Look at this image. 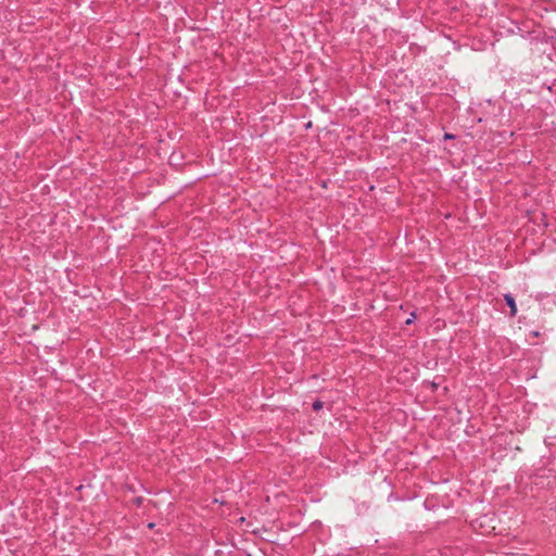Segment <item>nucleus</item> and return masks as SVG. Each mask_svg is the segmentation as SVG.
Returning a JSON list of instances; mask_svg holds the SVG:
<instances>
[{"label":"nucleus","mask_w":556,"mask_h":556,"mask_svg":"<svg viewBox=\"0 0 556 556\" xmlns=\"http://www.w3.org/2000/svg\"><path fill=\"white\" fill-rule=\"evenodd\" d=\"M504 300L507 304V306L509 307L510 312H509V315L511 317H515L516 314H517V305H516V301H515V298L510 294V293H506L504 295Z\"/></svg>","instance_id":"obj_1"},{"label":"nucleus","mask_w":556,"mask_h":556,"mask_svg":"<svg viewBox=\"0 0 556 556\" xmlns=\"http://www.w3.org/2000/svg\"><path fill=\"white\" fill-rule=\"evenodd\" d=\"M154 527V523H149V528H153Z\"/></svg>","instance_id":"obj_7"},{"label":"nucleus","mask_w":556,"mask_h":556,"mask_svg":"<svg viewBox=\"0 0 556 556\" xmlns=\"http://www.w3.org/2000/svg\"><path fill=\"white\" fill-rule=\"evenodd\" d=\"M531 336L534 338H539L541 336L540 331H531Z\"/></svg>","instance_id":"obj_6"},{"label":"nucleus","mask_w":556,"mask_h":556,"mask_svg":"<svg viewBox=\"0 0 556 556\" xmlns=\"http://www.w3.org/2000/svg\"><path fill=\"white\" fill-rule=\"evenodd\" d=\"M415 318H416L415 313H412L410 317L405 321V324L410 325L412 323H414Z\"/></svg>","instance_id":"obj_4"},{"label":"nucleus","mask_w":556,"mask_h":556,"mask_svg":"<svg viewBox=\"0 0 556 556\" xmlns=\"http://www.w3.org/2000/svg\"><path fill=\"white\" fill-rule=\"evenodd\" d=\"M312 407H313V409H314L315 412H318V410H320V409L324 407V402H323V401H320V400H316V401L313 403Z\"/></svg>","instance_id":"obj_2"},{"label":"nucleus","mask_w":556,"mask_h":556,"mask_svg":"<svg viewBox=\"0 0 556 556\" xmlns=\"http://www.w3.org/2000/svg\"><path fill=\"white\" fill-rule=\"evenodd\" d=\"M143 497L142 496H138V497H135L132 500V504L136 505L137 507H140L143 503Z\"/></svg>","instance_id":"obj_3"},{"label":"nucleus","mask_w":556,"mask_h":556,"mask_svg":"<svg viewBox=\"0 0 556 556\" xmlns=\"http://www.w3.org/2000/svg\"><path fill=\"white\" fill-rule=\"evenodd\" d=\"M443 138H444V140H451V139H455V136L452 134L445 132Z\"/></svg>","instance_id":"obj_5"}]
</instances>
